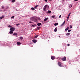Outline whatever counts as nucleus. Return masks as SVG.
Returning a JSON list of instances; mask_svg holds the SVG:
<instances>
[{
	"mask_svg": "<svg viewBox=\"0 0 80 80\" xmlns=\"http://www.w3.org/2000/svg\"><path fill=\"white\" fill-rule=\"evenodd\" d=\"M15 1V0H12V3H14Z\"/></svg>",
	"mask_w": 80,
	"mask_h": 80,
	"instance_id": "obj_25",
	"label": "nucleus"
},
{
	"mask_svg": "<svg viewBox=\"0 0 80 80\" xmlns=\"http://www.w3.org/2000/svg\"><path fill=\"white\" fill-rule=\"evenodd\" d=\"M70 28H72V25H70Z\"/></svg>",
	"mask_w": 80,
	"mask_h": 80,
	"instance_id": "obj_24",
	"label": "nucleus"
},
{
	"mask_svg": "<svg viewBox=\"0 0 80 80\" xmlns=\"http://www.w3.org/2000/svg\"><path fill=\"white\" fill-rule=\"evenodd\" d=\"M49 8V6L48 5H45L43 7V10L44 12H45L47 10H48V9Z\"/></svg>",
	"mask_w": 80,
	"mask_h": 80,
	"instance_id": "obj_1",
	"label": "nucleus"
},
{
	"mask_svg": "<svg viewBox=\"0 0 80 80\" xmlns=\"http://www.w3.org/2000/svg\"><path fill=\"white\" fill-rule=\"evenodd\" d=\"M72 4H69V8H72Z\"/></svg>",
	"mask_w": 80,
	"mask_h": 80,
	"instance_id": "obj_18",
	"label": "nucleus"
},
{
	"mask_svg": "<svg viewBox=\"0 0 80 80\" xmlns=\"http://www.w3.org/2000/svg\"><path fill=\"white\" fill-rule=\"evenodd\" d=\"M45 2H48V0H45Z\"/></svg>",
	"mask_w": 80,
	"mask_h": 80,
	"instance_id": "obj_39",
	"label": "nucleus"
},
{
	"mask_svg": "<svg viewBox=\"0 0 80 80\" xmlns=\"http://www.w3.org/2000/svg\"><path fill=\"white\" fill-rule=\"evenodd\" d=\"M68 47H69V46H70V44H68Z\"/></svg>",
	"mask_w": 80,
	"mask_h": 80,
	"instance_id": "obj_36",
	"label": "nucleus"
},
{
	"mask_svg": "<svg viewBox=\"0 0 80 80\" xmlns=\"http://www.w3.org/2000/svg\"><path fill=\"white\" fill-rule=\"evenodd\" d=\"M17 45H21V43H20V42H18L17 43Z\"/></svg>",
	"mask_w": 80,
	"mask_h": 80,
	"instance_id": "obj_9",
	"label": "nucleus"
},
{
	"mask_svg": "<svg viewBox=\"0 0 80 80\" xmlns=\"http://www.w3.org/2000/svg\"><path fill=\"white\" fill-rule=\"evenodd\" d=\"M14 18V16H13L12 17H11V18Z\"/></svg>",
	"mask_w": 80,
	"mask_h": 80,
	"instance_id": "obj_32",
	"label": "nucleus"
},
{
	"mask_svg": "<svg viewBox=\"0 0 80 80\" xmlns=\"http://www.w3.org/2000/svg\"><path fill=\"white\" fill-rule=\"evenodd\" d=\"M37 37H38V35H37V36H35L34 38H37Z\"/></svg>",
	"mask_w": 80,
	"mask_h": 80,
	"instance_id": "obj_28",
	"label": "nucleus"
},
{
	"mask_svg": "<svg viewBox=\"0 0 80 80\" xmlns=\"http://www.w3.org/2000/svg\"><path fill=\"white\" fill-rule=\"evenodd\" d=\"M13 33V31H10L9 32V33H10V34H12V33Z\"/></svg>",
	"mask_w": 80,
	"mask_h": 80,
	"instance_id": "obj_16",
	"label": "nucleus"
},
{
	"mask_svg": "<svg viewBox=\"0 0 80 80\" xmlns=\"http://www.w3.org/2000/svg\"><path fill=\"white\" fill-rule=\"evenodd\" d=\"M66 35H67V36H68L69 35H70V32H68L66 33Z\"/></svg>",
	"mask_w": 80,
	"mask_h": 80,
	"instance_id": "obj_8",
	"label": "nucleus"
},
{
	"mask_svg": "<svg viewBox=\"0 0 80 80\" xmlns=\"http://www.w3.org/2000/svg\"><path fill=\"white\" fill-rule=\"evenodd\" d=\"M70 14H71V12H70L69 13V14L68 15L67 18H69V17H70Z\"/></svg>",
	"mask_w": 80,
	"mask_h": 80,
	"instance_id": "obj_12",
	"label": "nucleus"
},
{
	"mask_svg": "<svg viewBox=\"0 0 80 80\" xmlns=\"http://www.w3.org/2000/svg\"><path fill=\"white\" fill-rule=\"evenodd\" d=\"M57 28H56L54 30V32H57Z\"/></svg>",
	"mask_w": 80,
	"mask_h": 80,
	"instance_id": "obj_15",
	"label": "nucleus"
},
{
	"mask_svg": "<svg viewBox=\"0 0 80 80\" xmlns=\"http://www.w3.org/2000/svg\"><path fill=\"white\" fill-rule=\"evenodd\" d=\"M48 13H51V11H48Z\"/></svg>",
	"mask_w": 80,
	"mask_h": 80,
	"instance_id": "obj_21",
	"label": "nucleus"
},
{
	"mask_svg": "<svg viewBox=\"0 0 80 80\" xmlns=\"http://www.w3.org/2000/svg\"><path fill=\"white\" fill-rule=\"evenodd\" d=\"M66 59L67 58H66V57H64L63 58H62L61 59L62 60V61H66Z\"/></svg>",
	"mask_w": 80,
	"mask_h": 80,
	"instance_id": "obj_3",
	"label": "nucleus"
},
{
	"mask_svg": "<svg viewBox=\"0 0 80 80\" xmlns=\"http://www.w3.org/2000/svg\"><path fill=\"white\" fill-rule=\"evenodd\" d=\"M32 27H35V25H32Z\"/></svg>",
	"mask_w": 80,
	"mask_h": 80,
	"instance_id": "obj_30",
	"label": "nucleus"
},
{
	"mask_svg": "<svg viewBox=\"0 0 80 80\" xmlns=\"http://www.w3.org/2000/svg\"><path fill=\"white\" fill-rule=\"evenodd\" d=\"M32 41L33 43H36L37 42V40L35 39H33Z\"/></svg>",
	"mask_w": 80,
	"mask_h": 80,
	"instance_id": "obj_5",
	"label": "nucleus"
},
{
	"mask_svg": "<svg viewBox=\"0 0 80 80\" xmlns=\"http://www.w3.org/2000/svg\"><path fill=\"white\" fill-rule=\"evenodd\" d=\"M2 8L3 9V8H4V7L2 6Z\"/></svg>",
	"mask_w": 80,
	"mask_h": 80,
	"instance_id": "obj_37",
	"label": "nucleus"
},
{
	"mask_svg": "<svg viewBox=\"0 0 80 80\" xmlns=\"http://www.w3.org/2000/svg\"><path fill=\"white\" fill-rule=\"evenodd\" d=\"M63 23H64V24L65 23V21H64Z\"/></svg>",
	"mask_w": 80,
	"mask_h": 80,
	"instance_id": "obj_38",
	"label": "nucleus"
},
{
	"mask_svg": "<svg viewBox=\"0 0 80 80\" xmlns=\"http://www.w3.org/2000/svg\"><path fill=\"white\" fill-rule=\"evenodd\" d=\"M62 17V15H60L59 16V18H61V17Z\"/></svg>",
	"mask_w": 80,
	"mask_h": 80,
	"instance_id": "obj_34",
	"label": "nucleus"
},
{
	"mask_svg": "<svg viewBox=\"0 0 80 80\" xmlns=\"http://www.w3.org/2000/svg\"><path fill=\"white\" fill-rule=\"evenodd\" d=\"M49 1H50V2H51V1H52V0H49Z\"/></svg>",
	"mask_w": 80,
	"mask_h": 80,
	"instance_id": "obj_41",
	"label": "nucleus"
},
{
	"mask_svg": "<svg viewBox=\"0 0 80 80\" xmlns=\"http://www.w3.org/2000/svg\"><path fill=\"white\" fill-rule=\"evenodd\" d=\"M68 18H67V22H68Z\"/></svg>",
	"mask_w": 80,
	"mask_h": 80,
	"instance_id": "obj_35",
	"label": "nucleus"
},
{
	"mask_svg": "<svg viewBox=\"0 0 80 80\" xmlns=\"http://www.w3.org/2000/svg\"><path fill=\"white\" fill-rule=\"evenodd\" d=\"M31 10H35V8H31Z\"/></svg>",
	"mask_w": 80,
	"mask_h": 80,
	"instance_id": "obj_19",
	"label": "nucleus"
},
{
	"mask_svg": "<svg viewBox=\"0 0 80 80\" xmlns=\"http://www.w3.org/2000/svg\"><path fill=\"white\" fill-rule=\"evenodd\" d=\"M38 7V5H36L35 6V7H34L35 8H37Z\"/></svg>",
	"mask_w": 80,
	"mask_h": 80,
	"instance_id": "obj_20",
	"label": "nucleus"
},
{
	"mask_svg": "<svg viewBox=\"0 0 80 80\" xmlns=\"http://www.w3.org/2000/svg\"><path fill=\"white\" fill-rule=\"evenodd\" d=\"M75 1L76 2H77V1H78V0H75Z\"/></svg>",
	"mask_w": 80,
	"mask_h": 80,
	"instance_id": "obj_40",
	"label": "nucleus"
},
{
	"mask_svg": "<svg viewBox=\"0 0 80 80\" xmlns=\"http://www.w3.org/2000/svg\"><path fill=\"white\" fill-rule=\"evenodd\" d=\"M16 25L17 26H18V25H20V24L18 23V24H16Z\"/></svg>",
	"mask_w": 80,
	"mask_h": 80,
	"instance_id": "obj_29",
	"label": "nucleus"
},
{
	"mask_svg": "<svg viewBox=\"0 0 80 80\" xmlns=\"http://www.w3.org/2000/svg\"><path fill=\"white\" fill-rule=\"evenodd\" d=\"M13 35H14V36H15V35H17V33L14 32V33H13Z\"/></svg>",
	"mask_w": 80,
	"mask_h": 80,
	"instance_id": "obj_17",
	"label": "nucleus"
},
{
	"mask_svg": "<svg viewBox=\"0 0 80 80\" xmlns=\"http://www.w3.org/2000/svg\"><path fill=\"white\" fill-rule=\"evenodd\" d=\"M58 65L59 67H62V64L61 63L59 62H58Z\"/></svg>",
	"mask_w": 80,
	"mask_h": 80,
	"instance_id": "obj_7",
	"label": "nucleus"
},
{
	"mask_svg": "<svg viewBox=\"0 0 80 80\" xmlns=\"http://www.w3.org/2000/svg\"><path fill=\"white\" fill-rule=\"evenodd\" d=\"M36 18V17H35V18Z\"/></svg>",
	"mask_w": 80,
	"mask_h": 80,
	"instance_id": "obj_43",
	"label": "nucleus"
},
{
	"mask_svg": "<svg viewBox=\"0 0 80 80\" xmlns=\"http://www.w3.org/2000/svg\"><path fill=\"white\" fill-rule=\"evenodd\" d=\"M52 18H55V16H52Z\"/></svg>",
	"mask_w": 80,
	"mask_h": 80,
	"instance_id": "obj_26",
	"label": "nucleus"
},
{
	"mask_svg": "<svg viewBox=\"0 0 80 80\" xmlns=\"http://www.w3.org/2000/svg\"><path fill=\"white\" fill-rule=\"evenodd\" d=\"M5 16H2V17L0 18V19H2L3 18H4Z\"/></svg>",
	"mask_w": 80,
	"mask_h": 80,
	"instance_id": "obj_14",
	"label": "nucleus"
},
{
	"mask_svg": "<svg viewBox=\"0 0 80 80\" xmlns=\"http://www.w3.org/2000/svg\"><path fill=\"white\" fill-rule=\"evenodd\" d=\"M63 1H64V0H62Z\"/></svg>",
	"mask_w": 80,
	"mask_h": 80,
	"instance_id": "obj_45",
	"label": "nucleus"
},
{
	"mask_svg": "<svg viewBox=\"0 0 80 80\" xmlns=\"http://www.w3.org/2000/svg\"><path fill=\"white\" fill-rule=\"evenodd\" d=\"M8 27H9V28H11V27H12V26L10 25H9L8 26Z\"/></svg>",
	"mask_w": 80,
	"mask_h": 80,
	"instance_id": "obj_33",
	"label": "nucleus"
},
{
	"mask_svg": "<svg viewBox=\"0 0 80 80\" xmlns=\"http://www.w3.org/2000/svg\"><path fill=\"white\" fill-rule=\"evenodd\" d=\"M68 32H71V30H69L68 31Z\"/></svg>",
	"mask_w": 80,
	"mask_h": 80,
	"instance_id": "obj_31",
	"label": "nucleus"
},
{
	"mask_svg": "<svg viewBox=\"0 0 80 80\" xmlns=\"http://www.w3.org/2000/svg\"><path fill=\"white\" fill-rule=\"evenodd\" d=\"M59 37H60V36H59Z\"/></svg>",
	"mask_w": 80,
	"mask_h": 80,
	"instance_id": "obj_44",
	"label": "nucleus"
},
{
	"mask_svg": "<svg viewBox=\"0 0 80 80\" xmlns=\"http://www.w3.org/2000/svg\"><path fill=\"white\" fill-rule=\"evenodd\" d=\"M48 19V18H46L44 19V22H46V21H47V20Z\"/></svg>",
	"mask_w": 80,
	"mask_h": 80,
	"instance_id": "obj_11",
	"label": "nucleus"
},
{
	"mask_svg": "<svg viewBox=\"0 0 80 80\" xmlns=\"http://www.w3.org/2000/svg\"><path fill=\"white\" fill-rule=\"evenodd\" d=\"M15 28L13 27L11 28L10 29V31H15Z\"/></svg>",
	"mask_w": 80,
	"mask_h": 80,
	"instance_id": "obj_2",
	"label": "nucleus"
},
{
	"mask_svg": "<svg viewBox=\"0 0 80 80\" xmlns=\"http://www.w3.org/2000/svg\"><path fill=\"white\" fill-rule=\"evenodd\" d=\"M65 24L64 23H63L61 25V27H62V26H63V25H64Z\"/></svg>",
	"mask_w": 80,
	"mask_h": 80,
	"instance_id": "obj_27",
	"label": "nucleus"
},
{
	"mask_svg": "<svg viewBox=\"0 0 80 80\" xmlns=\"http://www.w3.org/2000/svg\"><path fill=\"white\" fill-rule=\"evenodd\" d=\"M58 25V23L57 22L55 23L54 24L55 26H57V25Z\"/></svg>",
	"mask_w": 80,
	"mask_h": 80,
	"instance_id": "obj_13",
	"label": "nucleus"
},
{
	"mask_svg": "<svg viewBox=\"0 0 80 80\" xmlns=\"http://www.w3.org/2000/svg\"><path fill=\"white\" fill-rule=\"evenodd\" d=\"M69 29H70V28L69 27H67V28L65 29V30L66 32H67V30H69Z\"/></svg>",
	"mask_w": 80,
	"mask_h": 80,
	"instance_id": "obj_6",
	"label": "nucleus"
},
{
	"mask_svg": "<svg viewBox=\"0 0 80 80\" xmlns=\"http://www.w3.org/2000/svg\"><path fill=\"white\" fill-rule=\"evenodd\" d=\"M41 27H38L37 28V29H40V28H41Z\"/></svg>",
	"mask_w": 80,
	"mask_h": 80,
	"instance_id": "obj_23",
	"label": "nucleus"
},
{
	"mask_svg": "<svg viewBox=\"0 0 80 80\" xmlns=\"http://www.w3.org/2000/svg\"><path fill=\"white\" fill-rule=\"evenodd\" d=\"M29 23H32V22H29Z\"/></svg>",
	"mask_w": 80,
	"mask_h": 80,
	"instance_id": "obj_42",
	"label": "nucleus"
},
{
	"mask_svg": "<svg viewBox=\"0 0 80 80\" xmlns=\"http://www.w3.org/2000/svg\"><path fill=\"white\" fill-rule=\"evenodd\" d=\"M52 60H55V56H52L51 57Z\"/></svg>",
	"mask_w": 80,
	"mask_h": 80,
	"instance_id": "obj_4",
	"label": "nucleus"
},
{
	"mask_svg": "<svg viewBox=\"0 0 80 80\" xmlns=\"http://www.w3.org/2000/svg\"><path fill=\"white\" fill-rule=\"evenodd\" d=\"M20 39H21V40H22V39H23V37H20Z\"/></svg>",
	"mask_w": 80,
	"mask_h": 80,
	"instance_id": "obj_22",
	"label": "nucleus"
},
{
	"mask_svg": "<svg viewBox=\"0 0 80 80\" xmlns=\"http://www.w3.org/2000/svg\"><path fill=\"white\" fill-rule=\"evenodd\" d=\"M42 25V24L41 23H39L38 24H37V25H38V26H40Z\"/></svg>",
	"mask_w": 80,
	"mask_h": 80,
	"instance_id": "obj_10",
	"label": "nucleus"
}]
</instances>
